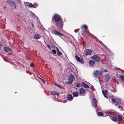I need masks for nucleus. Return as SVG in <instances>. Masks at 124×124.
<instances>
[{
    "mask_svg": "<svg viewBox=\"0 0 124 124\" xmlns=\"http://www.w3.org/2000/svg\"><path fill=\"white\" fill-rule=\"evenodd\" d=\"M53 19L54 23L57 26L59 29H61L63 27V22L59 15H54Z\"/></svg>",
    "mask_w": 124,
    "mask_h": 124,
    "instance_id": "1",
    "label": "nucleus"
},
{
    "mask_svg": "<svg viewBox=\"0 0 124 124\" xmlns=\"http://www.w3.org/2000/svg\"><path fill=\"white\" fill-rule=\"evenodd\" d=\"M114 98H112L111 99L112 102L116 105L120 104L121 103V100L119 98L116 97H114Z\"/></svg>",
    "mask_w": 124,
    "mask_h": 124,
    "instance_id": "2",
    "label": "nucleus"
},
{
    "mask_svg": "<svg viewBox=\"0 0 124 124\" xmlns=\"http://www.w3.org/2000/svg\"><path fill=\"white\" fill-rule=\"evenodd\" d=\"M74 76L72 75H70L69 78V81L66 82V83H68L67 84L69 85L71 84L74 80Z\"/></svg>",
    "mask_w": 124,
    "mask_h": 124,
    "instance_id": "3",
    "label": "nucleus"
},
{
    "mask_svg": "<svg viewBox=\"0 0 124 124\" xmlns=\"http://www.w3.org/2000/svg\"><path fill=\"white\" fill-rule=\"evenodd\" d=\"M91 58L92 59L96 62L99 61L100 60V58L96 55L92 56Z\"/></svg>",
    "mask_w": 124,
    "mask_h": 124,
    "instance_id": "4",
    "label": "nucleus"
},
{
    "mask_svg": "<svg viewBox=\"0 0 124 124\" xmlns=\"http://www.w3.org/2000/svg\"><path fill=\"white\" fill-rule=\"evenodd\" d=\"M92 103L93 106L95 108H96L97 105V100L94 98H93Z\"/></svg>",
    "mask_w": 124,
    "mask_h": 124,
    "instance_id": "5",
    "label": "nucleus"
},
{
    "mask_svg": "<svg viewBox=\"0 0 124 124\" xmlns=\"http://www.w3.org/2000/svg\"><path fill=\"white\" fill-rule=\"evenodd\" d=\"M52 33L56 35L63 36V34L61 33L56 30H54L52 31Z\"/></svg>",
    "mask_w": 124,
    "mask_h": 124,
    "instance_id": "6",
    "label": "nucleus"
},
{
    "mask_svg": "<svg viewBox=\"0 0 124 124\" xmlns=\"http://www.w3.org/2000/svg\"><path fill=\"white\" fill-rule=\"evenodd\" d=\"M7 2L9 3L10 5L12 6L14 8H16V6L13 1L11 0H8Z\"/></svg>",
    "mask_w": 124,
    "mask_h": 124,
    "instance_id": "7",
    "label": "nucleus"
},
{
    "mask_svg": "<svg viewBox=\"0 0 124 124\" xmlns=\"http://www.w3.org/2000/svg\"><path fill=\"white\" fill-rule=\"evenodd\" d=\"M101 72L98 71H95L93 74V76L95 78L97 77L98 74H99L100 75H101Z\"/></svg>",
    "mask_w": 124,
    "mask_h": 124,
    "instance_id": "8",
    "label": "nucleus"
},
{
    "mask_svg": "<svg viewBox=\"0 0 124 124\" xmlns=\"http://www.w3.org/2000/svg\"><path fill=\"white\" fill-rule=\"evenodd\" d=\"M75 57L77 61L80 62L82 64H83L84 63V61L83 59H82L81 60L80 58L79 57H78L77 55H76Z\"/></svg>",
    "mask_w": 124,
    "mask_h": 124,
    "instance_id": "9",
    "label": "nucleus"
},
{
    "mask_svg": "<svg viewBox=\"0 0 124 124\" xmlns=\"http://www.w3.org/2000/svg\"><path fill=\"white\" fill-rule=\"evenodd\" d=\"M73 99V97L70 94H69L67 96V100L69 101H72Z\"/></svg>",
    "mask_w": 124,
    "mask_h": 124,
    "instance_id": "10",
    "label": "nucleus"
},
{
    "mask_svg": "<svg viewBox=\"0 0 124 124\" xmlns=\"http://www.w3.org/2000/svg\"><path fill=\"white\" fill-rule=\"evenodd\" d=\"M89 65L91 67H93L95 64V62L93 61L90 60L89 61Z\"/></svg>",
    "mask_w": 124,
    "mask_h": 124,
    "instance_id": "11",
    "label": "nucleus"
},
{
    "mask_svg": "<svg viewBox=\"0 0 124 124\" xmlns=\"http://www.w3.org/2000/svg\"><path fill=\"white\" fill-rule=\"evenodd\" d=\"M111 119L114 122H117L118 121L117 118L116 116L112 117H110Z\"/></svg>",
    "mask_w": 124,
    "mask_h": 124,
    "instance_id": "12",
    "label": "nucleus"
},
{
    "mask_svg": "<svg viewBox=\"0 0 124 124\" xmlns=\"http://www.w3.org/2000/svg\"><path fill=\"white\" fill-rule=\"evenodd\" d=\"M4 50L5 51V52H8L9 51H11V49L9 47H4Z\"/></svg>",
    "mask_w": 124,
    "mask_h": 124,
    "instance_id": "13",
    "label": "nucleus"
},
{
    "mask_svg": "<svg viewBox=\"0 0 124 124\" xmlns=\"http://www.w3.org/2000/svg\"><path fill=\"white\" fill-rule=\"evenodd\" d=\"M92 51L90 49H87L86 51V55L90 54L92 53Z\"/></svg>",
    "mask_w": 124,
    "mask_h": 124,
    "instance_id": "14",
    "label": "nucleus"
},
{
    "mask_svg": "<svg viewBox=\"0 0 124 124\" xmlns=\"http://www.w3.org/2000/svg\"><path fill=\"white\" fill-rule=\"evenodd\" d=\"M59 93H51V95L52 97H54L55 98H56L59 95Z\"/></svg>",
    "mask_w": 124,
    "mask_h": 124,
    "instance_id": "15",
    "label": "nucleus"
},
{
    "mask_svg": "<svg viewBox=\"0 0 124 124\" xmlns=\"http://www.w3.org/2000/svg\"><path fill=\"white\" fill-rule=\"evenodd\" d=\"M41 36L37 34H36L34 35V38L36 39H39L41 37Z\"/></svg>",
    "mask_w": 124,
    "mask_h": 124,
    "instance_id": "16",
    "label": "nucleus"
},
{
    "mask_svg": "<svg viewBox=\"0 0 124 124\" xmlns=\"http://www.w3.org/2000/svg\"><path fill=\"white\" fill-rule=\"evenodd\" d=\"M104 79L106 81H107L109 80V76L108 75H107L104 76Z\"/></svg>",
    "mask_w": 124,
    "mask_h": 124,
    "instance_id": "17",
    "label": "nucleus"
},
{
    "mask_svg": "<svg viewBox=\"0 0 124 124\" xmlns=\"http://www.w3.org/2000/svg\"><path fill=\"white\" fill-rule=\"evenodd\" d=\"M82 84L84 88H89V86L86 84L84 82H82Z\"/></svg>",
    "mask_w": 124,
    "mask_h": 124,
    "instance_id": "18",
    "label": "nucleus"
},
{
    "mask_svg": "<svg viewBox=\"0 0 124 124\" xmlns=\"http://www.w3.org/2000/svg\"><path fill=\"white\" fill-rule=\"evenodd\" d=\"M106 112L108 114H114V113L113 112L109 111V110L107 111H106Z\"/></svg>",
    "mask_w": 124,
    "mask_h": 124,
    "instance_id": "19",
    "label": "nucleus"
},
{
    "mask_svg": "<svg viewBox=\"0 0 124 124\" xmlns=\"http://www.w3.org/2000/svg\"><path fill=\"white\" fill-rule=\"evenodd\" d=\"M119 77L123 81H124V76L123 75H119Z\"/></svg>",
    "mask_w": 124,
    "mask_h": 124,
    "instance_id": "20",
    "label": "nucleus"
},
{
    "mask_svg": "<svg viewBox=\"0 0 124 124\" xmlns=\"http://www.w3.org/2000/svg\"><path fill=\"white\" fill-rule=\"evenodd\" d=\"M79 91L80 93H84L85 92V90L83 88L80 89L79 90Z\"/></svg>",
    "mask_w": 124,
    "mask_h": 124,
    "instance_id": "21",
    "label": "nucleus"
},
{
    "mask_svg": "<svg viewBox=\"0 0 124 124\" xmlns=\"http://www.w3.org/2000/svg\"><path fill=\"white\" fill-rule=\"evenodd\" d=\"M28 4H29V5H28L29 7H31V8H35L34 6L31 3H27Z\"/></svg>",
    "mask_w": 124,
    "mask_h": 124,
    "instance_id": "22",
    "label": "nucleus"
},
{
    "mask_svg": "<svg viewBox=\"0 0 124 124\" xmlns=\"http://www.w3.org/2000/svg\"><path fill=\"white\" fill-rule=\"evenodd\" d=\"M97 114L98 116H102L103 115L102 113L101 112H97Z\"/></svg>",
    "mask_w": 124,
    "mask_h": 124,
    "instance_id": "23",
    "label": "nucleus"
},
{
    "mask_svg": "<svg viewBox=\"0 0 124 124\" xmlns=\"http://www.w3.org/2000/svg\"><path fill=\"white\" fill-rule=\"evenodd\" d=\"M117 118L118 119L119 121H121L122 119V117L121 116L119 115L118 116V117Z\"/></svg>",
    "mask_w": 124,
    "mask_h": 124,
    "instance_id": "24",
    "label": "nucleus"
},
{
    "mask_svg": "<svg viewBox=\"0 0 124 124\" xmlns=\"http://www.w3.org/2000/svg\"><path fill=\"white\" fill-rule=\"evenodd\" d=\"M54 85L57 86L58 87H59V88H61L62 89L63 88L62 87V86L58 85V84H57L56 83H55L54 84Z\"/></svg>",
    "mask_w": 124,
    "mask_h": 124,
    "instance_id": "25",
    "label": "nucleus"
},
{
    "mask_svg": "<svg viewBox=\"0 0 124 124\" xmlns=\"http://www.w3.org/2000/svg\"><path fill=\"white\" fill-rule=\"evenodd\" d=\"M103 95L106 98H108V93H103Z\"/></svg>",
    "mask_w": 124,
    "mask_h": 124,
    "instance_id": "26",
    "label": "nucleus"
},
{
    "mask_svg": "<svg viewBox=\"0 0 124 124\" xmlns=\"http://www.w3.org/2000/svg\"><path fill=\"white\" fill-rule=\"evenodd\" d=\"M73 96L75 97H78V93H73Z\"/></svg>",
    "mask_w": 124,
    "mask_h": 124,
    "instance_id": "27",
    "label": "nucleus"
},
{
    "mask_svg": "<svg viewBox=\"0 0 124 124\" xmlns=\"http://www.w3.org/2000/svg\"><path fill=\"white\" fill-rule=\"evenodd\" d=\"M57 53L58 55L60 56V55H62V53H61V52H60L59 51H58V52H57Z\"/></svg>",
    "mask_w": 124,
    "mask_h": 124,
    "instance_id": "28",
    "label": "nucleus"
},
{
    "mask_svg": "<svg viewBox=\"0 0 124 124\" xmlns=\"http://www.w3.org/2000/svg\"><path fill=\"white\" fill-rule=\"evenodd\" d=\"M102 93H107L108 92V91L106 90H102Z\"/></svg>",
    "mask_w": 124,
    "mask_h": 124,
    "instance_id": "29",
    "label": "nucleus"
},
{
    "mask_svg": "<svg viewBox=\"0 0 124 124\" xmlns=\"http://www.w3.org/2000/svg\"><path fill=\"white\" fill-rule=\"evenodd\" d=\"M52 51L54 54H55L56 53V51L55 50H52Z\"/></svg>",
    "mask_w": 124,
    "mask_h": 124,
    "instance_id": "30",
    "label": "nucleus"
},
{
    "mask_svg": "<svg viewBox=\"0 0 124 124\" xmlns=\"http://www.w3.org/2000/svg\"><path fill=\"white\" fill-rule=\"evenodd\" d=\"M83 26L84 28L85 29H87V26L85 25H84Z\"/></svg>",
    "mask_w": 124,
    "mask_h": 124,
    "instance_id": "31",
    "label": "nucleus"
},
{
    "mask_svg": "<svg viewBox=\"0 0 124 124\" xmlns=\"http://www.w3.org/2000/svg\"><path fill=\"white\" fill-rule=\"evenodd\" d=\"M85 93H79L80 95V96H84L85 95Z\"/></svg>",
    "mask_w": 124,
    "mask_h": 124,
    "instance_id": "32",
    "label": "nucleus"
},
{
    "mask_svg": "<svg viewBox=\"0 0 124 124\" xmlns=\"http://www.w3.org/2000/svg\"><path fill=\"white\" fill-rule=\"evenodd\" d=\"M31 67H33L34 66V64L33 63H31L30 64Z\"/></svg>",
    "mask_w": 124,
    "mask_h": 124,
    "instance_id": "33",
    "label": "nucleus"
},
{
    "mask_svg": "<svg viewBox=\"0 0 124 124\" xmlns=\"http://www.w3.org/2000/svg\"><path fill=\"white\" fill-rule=\"evenodd\" d=\"M80 84L79 83H77L76 84V86L77 87H78L80 86Z\"/></svg>",
    "mask_w": 124,
    "mask_h": 124,
    "instance_id": "34",
    "label": "nucleus"
},
{
    "mask_svg": "<svg viewBox=\"0 0 124 124\" xmlns=\"http://www.w3.org/2000/svg\"><path fill=\"white\" fill-rule=\"evenodd\" d=\"M56 49L57 52L59 51V49L57 47H56Z\"/></svg>",
    "mask_w": 124,
    "mask_h": 124,
    "instance_id": "35",
    "label": "nucleus"
},
{
    "mask_svg": "<svg viewBox=\"0 0 124 124\" xmlns=\"http://www.w3.org/2000/svg\"><path fill=\"white\" fill-rule=\"evenodd\" d=\"M31 15L32 16H34L35 15V14L33 13H31Z\"/></svg>",
    "mask_w": 124,
    "mask_h": 124,
    "instance_id": "36",
    "label": "nucleus"
},
{
    "mask_svg": "<svg viewBox=\"0 0 124 124\" xmlns=\"http://www.w3.org/2000/svg\"><path fill=\"white\" fill-rule=\"evenodd\" d=\"M47 46L48 47V48H49L51 49V47H50V46L49 45H47Z\"/></svg>",
    "mask_w": 124,
    "mask_h": 124,
    "instance_id": "37",
    "label": "nucleus"
},
{
    "mask_svg": "<svg viewBox=\"0 0 124 124\" xmlns=\"http://www.w3.org/2000/svg\"><path fill=\"white\" fill-rule=\"evenodd\" d=\"M40 79L45 84V81L41 78H40Z\"/></svg>",
    "mask_w": 124,
    "mask_h": 124,
    "instance_id": "38",
    "label": "nucleus"
},
{
    "mask_svg": "<svg viewBox=\"0 0 124 124\" xmlns=\"http://www.w3.org/2000/svg\"><path fill=\"white\" fill-rule=\"evenodd\" d=\"M101 43L102 45L103 46H105V45L101 41Z\"/></svg>",
    "mask_w": 124,
    "mask_h": 124,
    "instance_id": "39",
    "label": "nucleus"
},
{
    "mask_svg": "<svg viewBox=\"0 0 124 124\" xmlns=\"http://www.w3.org/2000/svg\"><path fill=\"white\" fill-rule=\"evenodd\" d=\"M104 72H107V70H105L104 71Z\"/></svg>",
    "mask_w": 124,
    "mask_h": 124,
    "instance_id": "40",
    "label": "nucleus"
},
{
    "mask_svg": "<svg viewBox=\"0 0 124 124\" xmlns=\"http://www.w3.org/2000/svg\"><path fill=\"white\" fill-rule=\"evenodd\" d=\"M4 8H5V9H6V6H4Z\"/></svg>",
    "mask_w": 124,
    "mask_h": 124,
    "instance_id": "41",
    "label": "nucleus"
},
{
    "mask_svg": "<svg viewBox=\"0 0 124 124\" xmlns=\"http://www.w3.org/2000/svg\"><path fill=\"white\" fill-rule=\"evenodd\" d=\"M32 26L33 27V28L34 27V26L33 25V24H32Z\"/></svg>",
    "mask_w": 124,
    "mask_h": 124,
    "instance_id": "42",
    "label": "nucleus"
},
{
    "mask_svg": "<svg viewBox=\"0 0 124 124\" xmlns=\"http://www.w3.org/2000/svg\"><path fill=\"white\" fill-rule=\"evenodd\" d=\"M18 1H20V0H17Z\"/></svg>",
    "mask_w": 124,
    "mask_h": 124,
    "instance_id": "43",
    "label": "nucleus"
},
{
    "mask_svg": "<svg viewBox=\"0 0 124 124\" xmlns=\"http://www.w3.org/2000/svg\"><path fill=\"white\" fill-rule=\"evenodd\" d=\"M81 29H83V27H81Z\"/></svg>",
    "mask_w": 124,
    "mask_h": 124,
    "instance_id": "44",
    "label": "nucleus"
},
{
    "mask_svg": "<svg viewBox=\"0 0 124 124\" xmlns=\"http://www.w3.org/2000/svg\"><path fill=\"white\" fill-rule=\"evenodd\" d=\"M37 77H38L39 78H40V79L41 78H40V77H38V76H37Z\"/></svg>",
    "mask_w": 124,
    "mask_h": 124,
    "instance_id": "45",
    "label": "nucleus"
},
{
    "mask_svg": "<svg viewBox=\"0 0 124 124\" xmlns=\"http://www.w3.org/2000/svg\"><path fill=\"white\" fill-rule=\"evenodd\" d=\"M74 93H76V92H74Z\"/></svg>",
    "mask_w": 124,
    "mask_h": 124,
    "instance_id": "46",
    "label": "nucleus"
},
{
    "mask_svg": "<svg viewBox=\"0 0 124 124\" xmlns=\"http://www.w3.org/2000/svg\"><path fill=\"white\" fill-rule=\"evenodd\" d=\"M76 31L75 30H74L75 31V32H77V31H76H76Z\"/></svg>",
    "mask_w": 124,
    "mask_h": 124,
    "instance_id": "47",
    "label": "nucleus"
},
{
    "mask_svg": "<svg viewBox=\"0 0 124 124\" xmlns=\"http://www.w3.org/2000/svg\"><path fill=\"white\" fill-rule=\"evenodd\" d=\"M93 93H92V95H93Z\"/></svg>",
    "mask_w": 124,
    "mask_h": 124,
    "instance_id": "48",
    "label": "nucleus"
},
{
    "mask_svg": "<svg viewBox=\"0 0 124 124\" xmlns=\"http://www.w3.org/2000/svg\"><path fill=\"white\" fill-rule=\"evenodd\" d=\"M90 97H91V96H90Z\"/></svg>",
    "mask_w": 124,
    "mask_h": 124,
    "instance_id": "49",
    "label": "nucleus"
},
{
    "mask_svg": "<svg viewBox=\"0 0 124 124\" xmlns=\"http://www.w3.org/2000/svg\"><path fill=\"white\" fill-rule=\"evenodd\" d=\"M66 101H65V103H66Z\"/></svg>",
    "mask_w": 124,
    "mask_h": 124,
    "instance_id": "50",
    "label": "nucleus"
}]
</instances>
